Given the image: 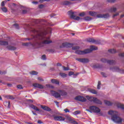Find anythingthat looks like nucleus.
<instances>
[{"label":"nucleus","instance_id":"obj_31","mask_svg":"<svg viewBox=\"0 0 124 124\" xmlns=\"http://www.w3.org/2000/svg\"><path fill=\"white\" fill-rule=\"evenodd\" d=\"M108 52L111 54H115V53H116V50H115L114 49H109L108 50Z\"/></svg>","mask_w":124,"mask_h":124},{"label":"nucleus","instance_id":"obj_43","mask_svg":"<svg viewBox=\"0 0 124 124\" xmlns=\"http://www.w3.org/2000/svg\"><path fill=\"white\" fill-rule=\"evenodd\" d=\"M14 26V27H15V28H16V29H19V26L18 25V24H15Z\"/></svg>","mask_w":124,"mask_h":124},{"label":"nucleus","instance_id":"obj_22","mask_svg":"<svg viewBox=\"0 0 124 124\" xmlns=\"http://www.w3.org/2000/svg\"><path fill=\"white\" fill-rule=\"evenodd\" d=\"M87 41L88 42H92V43H95V40L93 38H89L88 39Z\"/></svg>","mask_w":124,"mask_h":124},{"label":"nucleus","instance_id":"obj_39","mask_svg":"<svg viewBox=\"0 0 124 124\" xmlns=\"http://www.w3.org/2000/svg\"><path fill=\"white\" fill-rule=\"evenodd\" d=\"M62 68H63V70H64L65 71L69 70V68L68 67H66L63 66Z\"/></svg>","mask_w":124,"mask_h":124},{"label":"nucleus","instance_id":"obj_32","mask_svg":"<svg viewBox=\"0 0 124 124\" xmlns=\"http://www.w3.org/2000/svg\"><path fill=\"white\" fill-rule=\"evenodd\" d=\"M8 43L7 42H2L0 41V45H7Z\"/></svg>","mask_w":124,"mask_h":124},{"label":"nucleus","instance_id":"obj_36","mask_svg":"<svg viewBox=\"0 0 124 124\" xmlns=\"http://www.w3.org/2000/svg\"><path fill=\"white\" fill-rule=\"evenodd\" d=\"M100 85H101L100 81H98V85H97V89L98 90H100Z\"/></svg>","mask_w":124,"mask_h":124},{"label":"nucleus","instance_id":"obj_18","mask_svg":"<svg viewBox=\"0 0 124 124\" xmlns=\"http://www.w3.org/2000/svg\"><path fill=\"white\" fill-rule=\"evenodd\" d=\"M41 107L42 109H43V110H45V111H50L51 110V108H49L47 107H46L45 106H41Z\"/></svg>","mask_w":124,"mask_h":124},{"label":"nucleus","instance_id":"obj_7","mask_svg":"<svg viewBox=\"0 0 124 124\" xmlns=\"http://www.w3.org/2000/svg\"><path fill=\"white\" fill-rule=\"evenodd\" d=\"M66 120H67V123H69L72 124H78V123H77V122L74 121L73 118L69 116H67L66 117Z\"/></svg>","mask_w":124,"mask_h":124},{"label":"nucleus","instance_id":"obj_35","mask_svg":"<svg viewBox=\"0 0 124 124\" xmlns=\"http://www.w3.org/2000/svg\"><path fill=\"white\" fill-rule=\"evenodd\" d=\"M86 15V13L85 12H82L79 14V16H80V17H84Z\"/></svg>","mask_w":124,"mask_h":124},{"label":"nucleus","instance_id":"obj_40","mask_svg":"<svg viewBox=\"0 0 124 124\" xmlns=\"http://www.w3.org/2000/svg\"><path fill=\"white\" fill-rule=\"evenodd\" d=\"M17 89H19V90H22L23 89V87L21 85H18L17 86Z\"/></svg>","mask_w":124,"mask_h":124},{"label":"nucleus","instance_id":"obj_59","mask_svg":"<svg viewBox=\"0 0 124 124\" xmlns=\"http://www.w3.org/2000/svg\"><path fill=\"white\" fill-rule=\"evenodd\" d=\"M27 13V11L26 10H23L22 11V13H23L24 14H25V13Z\"/></svg>","mask_w":124,"mask_h":124},{"label":"nucleus","instance_id":"obj_33","mask_svg":"<svg viewBox=\"0 0 124 124\" xmlns=\"http://www.w3.org/2000/svg\"><path fill=\"white\" fill-rule=\"evenodd\" d=\"M81 112L79 110L76 111L73 113V115H79V114H80Z\"/></svg>","mask_w":124,"mask_h":124},{"label":"nucleus","instance_id":"obj_1","mask_svg":"<svg viewBox=\"0 0 124 124\" xmlns=\"http://www.w3.org/2000/svg\"><path fill=\"white\" fill-rule=\"evenodd\" d=\"M108 114L111 116V120L114 123L116 124H122L123 122V120L119 116H120V114L118 111L109 110L108 111Z\"/></svg>","mask_w":124,"mask_h":124},{"label":"nucleus","instance_id":"obj_11","mask_svg":"<svg viewBox=\"0 0 124 124\" xmlns=\"http://www.w3.org/2000/svg\"><path fill=\"white\" fill-rule=\"evenodd\" d=\"M76 60V61L79 62H83V63L89 62V59L86 58H77Z\"/></svg>","mask_w":124,"mask_h":124},{"label":"nucleus","instance_id":"obj_50","mask_svg":"<svg viewBox=\"0 0 124 124\" xmlns=\"http://www.w3.org/2000/svg\"><path fill=\"white\" fill-rule=\"evenodd\" d=\"M69 76H71V75H73V72H70L68 74Z\"/></svg>","mask_w":124,"mask_h":124},{"label":"nucleus","instance_id":"obj_10","mask_svg":"<svg viewBox=\"0 0 124 124\" xmlns=\"http://www.w3.org/2000/svg\"><path fill=\"white\" fill-rule=\"evenodd\" d=\"M76 100H78V101H81V102H85L86 101V99L85 97L81 96H78L75 97Z\"/></svg>","mask_w":124,"mask_h":124},{"label":"nucleus","instance_id":"obj_41","mask_svg":"<svg viewBox=\"0 0 124 124\" xmlns=\"http://www.w3.org/2000/svg\"><path fill=\"white\" fill-rule=\"evenodd\" d=\"M46 87H47V88H54V86L50 85V84H46Z\"/></svg>","mask_w":124,"mask_h":124},{"label":"nucleus","instance_id":"obj_52","mask_svg":"<svg viewBox=\"0 0 124 124\" xmlns=\"http://www.w3.org/2000/svg\"><path fill=\"white\" fill-rule=\"evenodd\" d=\"M44 6H43V5L41 4L39 5V8H42L43 7H44Z\"/></svg>","mask_w":124,"mask_h":124},{"label":"nucleus","instance_id":"obj_29","mask_svg":"<svg viewBox=\"0 0 124 124\" xmlns=\"http://www.w3.org/2000/svg\"><path fill=\"white\" fill-rule=\"evenodd\" d=\"M63 4H64V5H68L69 4H71V2L69 1H64Z\"/></svg>","mask_w":124,"mask_h":124},{"label":"nucleus","instance_id":"obj_9","mask_svg":"<svg viewBox=\"0 0 124 124\" xmlns=\"http://www.w3.org/2000/svg\"><path fill=\"white\" fill-rule=\"evenodd\" d=\"M52 117L55 121H59L60 122H62L65 120V118L61 116H55L53 115Z\"/></svg>","mask_w":124,"mask_h":124},{"label":"nucleus","instance_id":"obj_23","mask_svg":"<svg viewBox=\"0 0 124 124\" xmlns=\"http://www.w3.org/2000/svg\"><path fill=\"white\" fill-rule=\"evenodd\" d=\"M89 92L92 93H93V94H96V93H97L96 91L92 89H89Z\"/></svg>","mask_w":124,"mask_h":124},{"label":"nucleus","instance_id":"obj_17","mask_svg":"<svg viewBox=\"0 0 124 124\" xmlns=\"http://www.w3.org/2000/svg\"><path fill=\"white\" fill-rule=\"evenodd\" d=\"M116 106L117 108H120V109H122V110H124V105L122 104H121L120 103H118L116 105Z\"/></svg>","mask_w":124,"mask_h":124},{"label":"nucleus","instance_id":"obj_19","mask_svg":"<svg viewBox=\"0 0 124 124\" xmlns=\"http://www.w3.org/2000/svg\"><path fill=\"white\" fill-rule=\"evenodd\" d=\"M51 83H52V84H55L56 85H59V84H60L59 80L55 79H51Z\"/></svg>","mask_w":124,"mask_h":124},{"label":"nucleus","instance_id":"obj_49","mask_svg":"<svg viewBox=\"0 0 124 124\" xmlns=\"http://www.w3.org/2000/svg\"><path fill=\"white\" fill-rule=\"evenodd\" d=\"M119 57H124V53L119 54Z\"/></svg>","mask_w":124,"mask_h":124},{"label":"nucleus","instance_id":"obj_2","mask_svg":"<svg viewBox=\"0 0 124 124\" xmlns=\"http://www.w3.org/2000/svg\"><path fill=\"white\" fill-rule=\"evenodd\" d=\"M46 33L41 32L36 36V38L41 40L43 44H50L52 43V41L50 40V37H46Z\"/></svg>","mask_w":124,"mask_h":124},{"label":"nucleus","instance_id":"obj_26","mask_svg":"<svg viewBox=\"0 0 124 124\" xmlns=\"http://www.w3.org/2000/svg\"><path fill=\"white\" fill-rule=\"evenodd\" d=\"M84 21H89L92 20V18L90 16H86L84 18Z\"/></svg>","mask_w":124,"mask_h":124},{"label":"nucleus","instance_id":"obj_24","mask_svg":"<svg viewBox=\"0 0 124 124\" xmlns=\"http://www.w3.org/2000/svg\"><path fill=\"white\" fill-rule=\"evenodd\" d=\"M8 50H16V47L14 46H8L7 47Z\"/></svg>","mask_w":124,"mask_h":124},{"label":"nucleus","instance_id":"obj_63","mask_svg":"<svg viewBox=\"0 0 124 124\" xmlns=\"http://www.w3.org/2000/svg\"><path fill=\"white\" fill-rule=\"evenodd\" d=\"M32 112L33 115H36V113L33 112V111H32Z\"/></svg>","mask_w":124,"mask_h":124},{"label":"nucleus","instance_id":"obj_47","mask_svg":"<svg viewBox=\"0 0 124 124\" xmlns=\"http://www.w3.org/2000/svg\"><path fill=\"white\" fill-rule=\"evenodd\" d=\"M116 0H108V2H115Z\"/></svg>","mask_w":124,"mask_h":124},{"label":"nucleus","instance_id":"obj_12","mask_svg":"<svg viewBox=\"0 0 124 124\" xmlns=\"http://www.w3.org/2000/svg\"><path fill=\"white\" fill-rule=\"evenodd\" d=\"M33 87L34 88H37L38 89H44V86L43 85L38 83H33L32 84Z\"/></svg>","mask_w":124,"mask_h":124},{"label":"nucleus","instance_id":"obj_60","mask_svg":"<svg viewBox=\"0 0 124 124\" xmlns=\"http://www.w3.org/2000/svg\"><path fill=\"white\" fill-rule=\"evenodd\" d=\"M102 75H103V76H104V77H106V76H105V74L104 73H101Z\"/></svg>","mask_w":124,"mask_h":124},{"label":"nucleus","instance_id":"obj_30","mask_svg":"<svg viewBox=\"0 0 124 124\" xmlns=\"http://www.w3.org/2000/svg\"><path fill=\"white\" fill-rule=\"evenodd\" d=\"M30 74H31V75H37V74H38V73L35 71H32L31 72H30Z\"/></svg>","mask_w":124,"mask_h":124},{"label":"nucleus","instance_id":"obj_38","mask_svg":"<svg viewBox=\"0 0 124 124\" xmlns=\"http://www.w3.org/2000/svg\"><path fill=\"white\" fill-rule=\"evenodd\" d=\"M80 47L79 46H74L72 47L73 50H78Z\"/></svg>","mask_w":124,"mask_h":124},{"label":"nucleus","instance_id":"obj_14","mask_svg":"<svg viewBox=\"0 0 124 124\" xmlns=\"http://www.w3.org/2000/svg\"><path fill=\"white\" fill-rule=\"evenodd\" d=\"M101 62H108V63H109V64H113L114 63V61L113 60H106V59H102Z\"/></svg>","mask_w":124,"mask_h":124},{"label":"nucleus","instance_id":"obj_55","mask_svg":"<svg viewBox=\"0 0 124 124\" xmlns=\"http://www.w3.org/2000/svg\"><path fill=\"white\" fill-rule=\"evenodd\" d=\"M1 5L2 6H4V1H2L1 3Z\"/></svg>","mask_w":124,"mask_h":124},{"label":"nucleus","instance_id":"obj_15","mask_svg":"<svg viewBox=\"0 0 124 124\" xmlns=\"http://www.w3.org/2000/svg\"><path fill=\"white\" fill-rule=\"evenodd\" d=\"M110 69L111 70H112V71H114V72L115 71H119V72H120V73H124V70H120V69H119V67H115Z\"/></svg>","mask_w":124,"mask_h":124},{"label":"nucleus","instance_id":"obj_27","mask_svg":"<svg viewBox=\"0 0 124 124\" xmlns=\"http://www.w3.org/2000/svg\"><path fill=\"white\" fill-rule=\"evenodd\" d=\"M4 104L6 106H8V108H10V102H8V101H6L4 103Z\"/></svg>","mask_w":124,"mask_h":124},{"label":"nucleus","instance_id":"obj_56","mask_svg":"<svg viewBox=\"0 0 124 124\" xmlns=\"http://www.w3.org/2000/svg\"><path fill=\"white\" fill-rule=\"evenodd\" d=\"M57 66H62V64L60 63H58L57 64Z\"/></svg>","mask_w":124,"mask_h":124},{"label":"nucleus","instance_id":"obj_53","mask_svg":"<svg viewBox=\"0 0 124 124\" xmlns=\"http://www.w3.org/2000/svg\"><path fill=\"white\" fill-rule=\"evenodd\" d=\"M32 3H33V4H37V3H38V2H37V1H32Z\"/></svg>","mask_w":124,"mask_h":124},{"label":"nucleus","instance_id":"obj_62","mask_svg":"<svg viewBox=\"0 0 124 124\" xmlns=\"http://www.w3.org/2000/svg\"><path fill=\"white\" fill-rule=\"evenodd\" d=\"M124 16V14L121 16V18H123Z\"/></svg>","mask_w":124,"mask_h":124},{"label":"nucleus","instance_id":"obj_25","mask_svg":"<svg viewBox=\"0 0 124 124\" xmlns=\"http://www.w3.org/2000/svg\"><path fill=\"white\" fill-rule=\"evenodd\" d=\"M89 15L91 16H96V13L94 12H89Z\"/></svg>","mask_w":124,"mask_h":124},{"label":"nucleus","instance_id":"obj_51","mask_svg":"<svg viewBox=\"0 0 124 124\" xmlns=\"http://www.w3.org/2000/svg\"><path fill=\"white\" fill-rule=\"evenodd\" d=\"M118 15H119V13H117L116 14H114V15L113 16V17H116V16H118Z\"/></svg>","mask_w":124,"mask_h":124},{"label":"nucleus","instance_id":"obj_34","mask_svg":"<svg viewBox=\"0 0 124 124\" xmlns=\"http://www.w3.org/2000/svg\"><path fill=\"white\" fill-rule=\"evenodd\" d=\"M60 76H61V77H62L63 78H65V77H66V74L63 73H61L60 74Z\"/></svg>","mask_w":124,"mask_h":124},{"label":"nucleus","instance_id":"obj_45","mask_svg":"<svg viewBox=\"0 0 124 124\" xmlns=\"http://www.w3.org/2000/svg\"><path fill=\"white\" fill-rule=\"evenodd\" d=\"M64 112H65V113L69 112V110L67 108L64 109Z\"/></svg>","mask_w":124,"mask_h":124},{"label":"nucleus","instance_id":"obj_5","mask_svg":"<svg viewBox=\"0 0 124 124\" xmlns=\"http://www.w3.org/2000/svg\"><path fill=\"white\" fill-rule=\"evenodd\" d=\"M86 110L90 112V113H92V112H94V113H96V114H99L100 113V109L94 106L90 107V109H86Z\"/></svg>","mask_w":124,"mask_h":124},{"label":"nucleus","instance_id":"obj_4","mask_svg":"<svg viewBox=\"0 0 124 124\" xmlns=\"http://www.w3.org/2000/svg\"><path fill=\"white\" fill-rule=\"evenodd\" d=\"M59 93L60 94L57 92H55L54 91H50L51 94H52L53 96H54V97H56V98H59V97H61V95L63 96L66 95L67 94L66 92L60 90Z\"/></svg>","mask_w":124,"mask_h":124},{"label":"nucleus","instance_id":"obj_46","mask_svg":"<svg viewBox=\"0 0 124 124\" xmlns=\"http://www.w3.org/2000/svg\"><path fill=\"white\" fill-rule=\"evenodd\" d=\"M92 66V67H93V68H97V67H98V66H97V65H94Z\"/></svg>","mask_w":124,"mask_h":124},{"label":"nucleus","instance_id":"obj_58","mask_svg":"<svg viewBox=\"0 0 124 124\" xmlns=\"http://www.w3.org/2000/svg\"><path fill=\"white\" fill-rule=\"evenodd\" d=\"M55 102L56 105L58 106V107H59V105H58L59 104V102H57V101H55Z\"/></svg>","mask_w":124,"mask_h":124},{"label":"nucleus","instance_id":"obj_13","mask_svg":"<svg viewBox=\"0 0 124 124\" xmlns=\"http://www.w3.org/2000/svg\"><path fill=\"white\" fill-rule=\"evenodd\" d=\"M109 16V14H103V15L99 14L97 16V17L98 18H108Z\"/></svg>","mask_w":124,"mask_h":124},{"label":"nucleus","instance_id":"obj_8","mask_svg":"<svg viewBox=\"0 0 124 124\" xmlns=\"http://www.w3.org/2000/svg\"><path fill=\"white\" fill-rule=\"evenodd\" d=\"M69 13H70V14H71L70 16H71V18H72V19H73L74 20H76V21H79V20H81V17L74 15V14L75 15L76 14V13H74V12L69 11Z\"/></svg>","mask_w":124,"mask_h":124},{"label":"nucleus","instance_id":"obj_61","mask_svg":"<svg viewBox=\"0 0 124 124\" xmlns=\"http://www.w3.org/2000/svg\"><path fill=\"white\" fill-rule=\"evenodd\" d=\"M0 74H1V75L5 74V73H3V72L0 71Z\"/></svg>","mask_w":124,"mask_h":124},{"label":"nucleus","instance_id":"obj_28","mask_svg":"<svg viewBox=\"0 0 124 124\" xmlns=\"http://www.w3.org/2000/svg\"><path fill=\"white\" fill-rule=\"evenodd\" d=\"M110 12H116L117 11V8L112 7L109 10Z\"/></svg>","mask_w":124,"mask_h":124},{"label":"nucleus","instance_id":"obj_6","mask_svg":"<svg viewBox=\"0 0 124 124\" xmlns=\"http://www.w3.org/2000/svg\"><path fill=\"white\" fill-rule=\"evenodd\" d=\"M87 98L91 102H94V103H96L97 104H102V102L95 97L88 96Z\"/></svg>","mask_w":124,"mask_h":124},{"label":"nucleus","instance_id":"obj_21","mask_svg":"<svg viewBox=\"0 0 124 124\" xmlns=\"http://www.w3.org/2000/svg\"><path fill=\"white\" fill-rule=\"evenodd\" d=\"M104 102L105 104H106V105H108V106H111V105H112V103H111V102L107 100H105Z\"/></svg>","mask_w":124,"mask_h":124},{"label":"nucleus","instance_id":"obj_57","mask_svg":"<svg viewBox=\"0 0 124 124\" xmlns=\"http://www.w3.org/2000/svg\"><path fill=\"white\" fill-rule=\"evenodd\" d=\"M38 124H42V121L40 120L38 121Z\"/></svg>","mask_w":124,"mask_h":124},{"label":"nucleus","instance_id":"obj_37","mask_svg":"<svg viewBox=\"0 0 124 124\" xmlns=\"http://www.w3.org/2000/svg\"><path fill=\"white\" fill-rule=\"evenodd\" d=\"M1 9L3 12H4L5 13H6V12H7V9L6 8H2Z\"/></svg>","mask_w":124,"mask_h":124},{"label":"nucleus","instance_id":"obj_42","mask_svg":"<svg viewBox=\"0 0 124 124\" xmlns=\"http://www.w3.org/2000/svg\"><path fill=\"white\" fill-rule=\"evenodd\" d=\"M42 60H43L44 61H45L46 60V55H43L41 58Z\"/></svg>","mask_w":124,"mask_h":124},{"label":"nucleus","instance_id":"obj_44","mask_svg":"<svg viewBox=\"0 0 124 124\" xmlns=\"http://www.w3.org/2000/svg\"><path fill=\"white\" fill-rule=\"evenodd\" d=\"M50 0H40L39 1L40 2L42 3L43 1H49Z\"/></svg>","mask_w":124,"mask_h":124},{"label":"nucleus","instance_id":"obj_16","mask_svg":"<svg viewBox=\"0 0 124 124\" xmlns=\"http://www.w3.org/2000/svg\"><path fill=\"white\" fill-rule=\"evenodd\" d=\"M71 44H69L68 43H64L62 44V46H61V48H62V47H66V48H68L69 47H71Z\"/></svg>","mask_w":124,"mask_h":124},{"label":"nucleus","instance_id":"obj_48","mask_svg":"<svg viewBox=\"0 0 124 124\" xmlns=\"http://www.w3.org/2000/svg\"><path fill=\"white\" fill-rule=\"evenodd\" d=\"M38 80H39V81H44L43 79H42L41 78H38Z\"/></svg>","mask_w":124,"mask_h":124},{"label":"nucleus","instance_id":"obj_64","mask_svg":"<svg viewBox=\"0 0 124 124\" xmlns=\"http://www.w3.org/2000/svg\"><path fill=\"white\" fill-rule=\"evenodd\" d=\"M2 99L1 98V96H0V100H1Z\"/></svg>","mask_w":124,"mask_h":124},{"label":"nucleus","instance_id":"obj_3","mask_svg":"<svg viewBox=\"0 0 124 124\" xmlns=\"http://www.w3.org/2000/svg\"><path fill=\"white\" fill-rule=\"evenodd\" d=\"M94 50H97V47L93 46H90V49H87L83 51L81 50H76L75 53L78 55H85V54H88V53H91L92 51Z\"/></svg>","mask_w":124,"mask_h":124},{"label":"nucleus","instance_id":"obj_54","mask_svg":"<svg viewBox=\"0 0 124 124\" xmlns=\"http://www.w3.org/2000/svg\"><path fill=\"white\" fill-rule=\"evenodd\" d=\"M10 99H14V97L12 96H9Z\"/></svg>","mask_w":124,"mask_h":124},{"label":"nucleus","instance_id":"obj_20","mask_svg":"<svg viewBox=\"0 0 124 124\" xmlns=\"http://www.w3.org/2000/svg\"><path fill=\"white\" fill-rule=\"evenodd\" d=\"M31 108H32V109H33L34 110H36V111H40V110L37 108V107H35V106L33 105H30Z\"/></svg>","mask_w":124,"mask_h":124}]
</instances>
